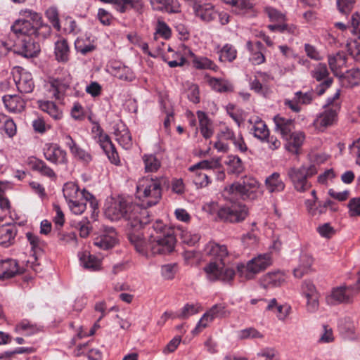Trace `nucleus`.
Returning <instances> with one entry per match:
<instances>
[{"label":"nucleus","instance_id":"34","mask_svg":"<svg viewBox=\"0 0 360 360\" xmlns=\"http://www.w3.org/2000/svg\"><path fill=\"white\" fill-rule=\"evenodd\" d=\"M81 264L91 271L98 270L101 267V260L96 256L91 255L88 252H83L79 254Z\"/></svg>","mask_w":360,"mask_h":360},{"label":"nucleus","instance_id":"43","mask_svg":"<svg viewBox=\"0 0 360 360\" xmlns=\"http://www.w3.org/2000/svg\"><path fill=\"white\" fill-rule=\"evenodd\" d=\"M236 49L230 44H226L219 51V60L221 62H232L236 59Z\"/></svg>","mask_w":360,"mask_h":360},{"label":"nucleus","instance_id":"37","mask_svg":"<svg viewBox=\"0 0 360 360\" xmlns=\"http://www.w3.org/2000/svg\"><path fill=\"white\" fill-rule=\"evenodd\" d=\"M347 57L342 53H338L334 56L328 57V64L331 71L338 77L341 74L340 70L346 66Z\"/></svg>","mask_w":360,"mask_h":360},{"label":"nucleus","instance_id":"9","mask_svg":"<svg viewBox=\"0 0 360 360\" xmlns=\"http://www.w3.org/2000/svg\"><path fill=\"white\" fill-rule=\"evenodd\" d=\"M271 264V255L269 253L262 254L252 258L246 265H238V271L240 276H244L245 279L250 280L254 278L257 274L265 270Z\"/></svg>","mask_w":360,"mask_h":360},{"label":"nucleus","instance_id":"44","mask_svg":"<svg viewBox=\"0 0 360 360\" xmlns=\"http://www.w3.org/2000/svg\"><path fill=\"white\" fill-rule=\"evenodd\" d=\"M143 160L147 172H156L160 167V160L153 155H145Z\"/></svg>","mask_w":360,"mask_h":360},{"label":"nucleus","instance_id":"49","mask_svg":"<svg viewBox=\"0 0 360 360\" xmlns=\"http://www.w3.org/2000/svg\"><path fill=\"white\" fill-rule=\"evenodd\" d=\"M46 16L51 22L54 28L58 31L60 29V20L58 17V11L56 7H50L46 11Z\"/></svg>","mask_w":360,"mask_h":360},{"label":"nucleus","instance_id":"53","mask_svg":"<svg viewBox=\"0 0 360 360\" xmlns=\"http://www.w3.org/2000/svg\"><path fill=\"white\" fill-rule=\"evenodd\" d=\"M220 165L218 160H202L189 168L191 172L198 171L199 169H211L215 167H218Z\"/></svg>","mask_w":360,"mask_h":360},{"label":"nucleus","instance_id":"8","mask_svg":"<svg viewBox=\"0 0 360 360\" xmlns=\"http://www.w3.org/2000/svg\"><path fill=\"white\" fill-rule=\"evenodd\" d=\"M340 90L338 89L333 97L328 98L325 105L326 110L314 121V127L319 130L332 125L336 120L340 105L336 101L340 98Z\"/></svg>","mask_w":360,"mask_h":360},{"label":"nucleus","instance_id":"59","mask_svg":"<svg viewBox=\"0 0 360 360\" xmlns=\"http://www.w3.org/2000/svg\"><path fill=\"white\" fill-rule=\"evenodd\" d=\"M155 33L162 36L164 39H168L171 36V30L162 20H158L155 28Z\"/></svg>","mask_w":360,"mask_h":360},{"label":"nucleus","instance_id":"29","mask_svg":"<svg viewBox=\"0 0 360 360\" xmlns=\"http://www.w3.org/2000/svg\"><path fill=\"white\" fill-rule=\"evenodd\" d=\"M205 78L207 79V82L214 91L220 93H228L233 91V84L228 80L211 77L208 75H206Z\"/></svg>","mask_w":360,"mask_h":360},{"label":"nucleus","instance_id":"12","mask_svg":"<svg viewBox=\"0 0 360 360\" xmlns=\"http://www.w3.org/2000/svg\"><path fill=\"white\" fill-rule=\"evenodd\" d=\"M13 75L17 89L20 92L27 94L32 91L34 85L30 72L22 68H16L13 70Z\"/></svg>","mask_w":360,"mask_h":360},{"label":"nucleus","instance_id":"24","mask_svg":"<svg viewBox=\"0 0 360 360\" xmlns=\"http://www.w3.org/2000/svg\"><path fill=\"white\" fill-rule=\"evenodd\" d=\"M114 134L118 143L124 149L128 150L132 146L131 134L127 127L122 124H117L115 127Z\"/></svg>","mask_w":360,"mask_h":360},{"label":"nucleus","instance_id":"56","mask_svg":"<svg viewBox=\"0 0 360 360\" xmlns=\"http://www.w3.org/2000/svg\"><path fill=\"white\" fill-rule=\"evenodd\" d=\"M193 181L198 188L205 187L210 183L209 175L198 171H196Z\"/></svg>","mask_w":360,"mask_h":360},{"label":"nucleus","instance_id":"14","mask_svg":"<svg viewBox=\"0 0 360 360\" xmlns=\"http://www.w3.org/2000/svg\"><path fill=\"white\" fill-rule=\"evenodd\" d=\"M225 308L226 307L224 304H217L212 306L211 309L207 311L200 319L193 333H198L203 328H206L208 323L212 321L214 319L225 316L226 315V311Z\"/></svg>","mask_w":360,"mask_h":360},{"label":"nucleus","instance_id":"58","mask_svg":"<svg viewBox=\"0 0 360 360\" xmlns=\"http://www.w3.org/2000/svg\"><path fill=\"white\" fill-rule=\"evenodd\" d=\"M334 339L332 328L327 325H323L322 327V332L319 338V342L321 343H330L333 342Z\"/></svg>","mask_w":360,"mask_h":360},{"label":"nucleus","instance_id":"63","mask_svg":"<svg viewBox=\"0 0 360 360\" xmlns=\"http://www.w3.org/2000/svg\"><path fill=\"white\" fill-rule=\"evenodd\" d=\"M258 355L265 358L264 360H280L278 352L274 348H265Z\"/></svg>","mask_w":360,"mask_h":360},{"label":"nucleus","instance_id":"5","mask_svg":"<svg viewBox=\"0 0 360 360\" xmlns=\"http://www.w3.org/2000/svg\"><path fill=\"white\" fill-rule=\"evenodd\" d=\"M167 180L161 176L160 178L144 177L138 182L136 189L139 198L147 199L148 206L156 205L162 196V186L166 184Z\"/></svg>","mask_w":360,"mask_h":360},{"label":"nucleus","instance_id":"61","mask_svg":"<svg viewBox=\"0 0 360 360\" xmlns=\"http://www.w3.org/2000/svg\"><path fill=\"white\" fill-rule=\"evenodd\" d=\"M317 231L323 238H330L335 233L333 227L329 223H325L317 228Z\"/></svg>","mask_w":360,"mask_h":360},{"label":"nucleus","instance_id":"54","mask_svg":"<svg viewBox=\"0 0 360 360\" xmlns=\"http://www.w3.org/2000/svg\"><path fill=\"white\" fill-rule=\"evenodd\" d=\"M347 207L349 209L348 214L349 217H360V197L350 199Z\"/></svg>","mask_w":360,"mask_h":360},{"label":"nucleus","instance_id":"26","mask_svg":"<svg viewBox=\"0 0 360 360\" xmlns=\"http://www.w3.org/2000/svg\"><path fill=\"white\" fill-rule=\"evenodd\" d=\"M274 120L276 130L281 134L283 139L288 140L290 134L295 128L294 121L291 119L285 118L278 115L276 116Z\"/></svg>","mask_w":360,"mask_h":360},{"label":"nucleus","instance_id":"20","mask_svg":"<svg viewBox=\"0 0 360 360\" xmlns=\"http://www.w3.org/2000/svg\"><path fill=\"white\" fill-rule=\"evenodd\" d=\"M285 282V276L280 271L269 272L260 278V285L264 289L280 287Z\"/></svg>","mask_w":360,"mask_h":360},{"label":"nucleus","instance_id":"3","mask_svg":"<svg viewBox=\"0 0 360 360\" xmlns=\"http://www.w3.org/2000/svg\"><path fill=\"white\" fill-rule=\"evenodd\" d=\"M105 214L111 220L124 219L128 221L127 226L133 230L131 232L138 231L149 222L147 210L121 197L112 198L108 202Z\"/></svg>","mask_w":360,"mask_h":360},{"label":"nucleus","instance_id":"4","mask_svg":"<svg viewBox=\"0 0 360 360\" xmlns=\"http://www.w3.org/2000/svg\"><path fill=\"white\" fill-rule=\"evenodd\" d=\"M203 251L205 255L210 256L214 260L203 268L209 281L229 282L233 280L235 271L226 266V259L229 257L226 245L210 241L206 244Z\"/></svg>","mask_w":360,"mask_h":360},{"label":"nucleus","instance_id":"30","mask_svg":"<svg viewBox=\"0 0 360 360\" xmlns=\"http://www.w3.org/2000/svg\"><path fill=\"white\" fill-rule=\"evenodd\" d=\"M3 102L6 109L11 112H20L24 110L25 102L17 95H6Z\"/></svg>","mask_w":360,"mask_h":360},{"label":"nucleus","instance_id":"15","mask_svg":"<svg viewBox=\"0 0 360 360\" xmlns=\"http://www.w3.org/2000/svg\"><path fill=\"white\" fill-rule=\"evenodd\" d=\"M328 75L329 72L327 66L324 63L318 64L311 71V76L316 81L321 82L325 79L316 88V93L319 96L324 94L326 90L328 89L333 83V79L328 77Z\"/></svg>","mask_w":360,"mask_h":360},{"label":"nucleus","instance_id":"57","mask_svg":"<svg viewBox=\"0 0 360 360\" xmlns=\"http://www.w3.org/2000/svg\"><path fill=\"white\" fill-rule=\"evenodd\" d=\"M265 12L272 22H283L285 20V15L272 7L266 8Z\"/></svg>","mask_w":360,"mask_h":360},{"label":"nucleus","instance_id":"16","mask_svg":"<svg viewBox=\"0 0 360 360\" xmlns=\"http://www.w3.org/2000/svg\"><path fill=\"white\" fill-rule=\"evenodd\" d=\"M63 195L68 203H75L77 200L84 198L86 200H94V196L88 191H80L79 187L73 183H67L64 185Z\"/></svg>","mask_w":360,"mask_h":360},{"label":"nucleus","instance_id":"10","mask_svg":"<svg viewBox=\"0 0 360 360\" xmlns=\"http://www.w3.org/2000/svg\"><path fill=\"white\" fill-rule=\"evenodd\" d=\"M248 215V208L246 205L239 202L222 207L217 212V217L220 220L230 223L241 222Z\"/></svg>","mask_w":360,"mask_h":360},{"label":"nucleus","instance_id":"36","mask_svg":"<svg viewBox=\"0 0 360 360\" xmlns=\"http://www.w3.org/2000/svg\"><path fill=\"white\" fill-rule=\"evenodd\" d=\"M70 84V76L68 78L65 79L63 81L56 79L51 82L50 92L52 93L53 96L56 99H60L62 95L68 89Z\"/></svg>","mask_w":360,"mask_h":360},{"label":"nucleus","instance_id":"40","mask_svg":"<svg viewBox=\"0 0 360 360\" xmlns=\"http://www.w3.org/2000/svg\"><path fill=\"white\" fill-rule=\"evenodd\" d=\"M229 5L237 14H244L252 8V4L249 0H221Z\"/></svg>","mask_w":360,"mask_h":360},{"label":"nucleus","instance_id":"19","mask_svg":"<svg viewBox=\"0 0 360 360\" xmlns=\"http://www.w3.org/2000/svg\"><path fill=\"white\" fill-rule=\"evenodd\" d=\"M193 10L195 17L206 22L215 19L217 15L214 6L211 4L195 2L193 5Z\"/></svg>","mask_w":360,"mask_h":360},{"label":"nucleus","instance_id":"51","mask_svg":"<svg viewBox=\"0 0 360 360\" xmlns=\"http://www.w3.org/2000/svg\"><path fill=\"white\" fill-rule=\"evenodd\" d=\"M180 237L184 243L190 246L195 245L200 239V236L198 233H192L188 231H182Z\"/></svg>","mask_w":360,"mask_h":360},{"label":"nucleus","instance_id":"48","mask_svg":"<svg viewBox=\"0 0 360 360\" xmlns=\"http://www.w3.org/2000/svg\"><path fill=\"white\" fill-rule=\"evenodd\" d=\"M94 200H86L84 198L77 200L75 203H68L69 207L71 211L75 214H80L86 210V202L89 201L91 205H94Z\"/></svg>","mask_w":360,"mask_h":360},{"label":"nucleus","instance_id":"38","mask_svg":"<svg viewBox=\"0 0 360 360\" xmlns=\"http://www.w3.org/2000/svg\"><path fill=\"white\" fill-rule=\"evenodd\" d=\"M4 279H7L13 277L18 273H20L18 264L16 260L8 259L0 262Z\"/></svg>","mask_w":360,"mask_h":360},{"label":"nucleus","instance_id":"47","mask_svg":"<svg viewBox=\"0 0 360 360\" xmlns=\"http://www.w3.org/2000/svg\"><path fill=\"white\" fill-rule=\"evenodd\" d=\"M15 328L17 331L24 333L25 335H32L40 330L39 327L36 324H32L27 321H22L16 326Z\"/></svg>","mask_w":360,"mask_h":360},{"label":"nucleus","instance_id":"39","mask_svg":"<svg viewBox=\"0 0 360 360\" xmlns=\"http://www.w3.org/2000/svg\"><path fill=\"white\" fill-rule=\"evenodd\" d=\"M39 107L42 111L46 112L55 120H60L63 117L62 110H60L53 102L39 101Z\"/></svg>","mask_w":360,"mask_h":360},{"label":"nucleus","instance_id":"64","mask_svg":"<svg viewBox=\"0 0 360 360\" xmlns=\"http://www.w3.org/2000/svg\"><path fill=\"white\" fill-rule=\"evenodd\" d=\"M350 23L352 32L360 39V13L356 12L352 15Z\"/></svg>","mask_w":360,"mask_h":360},{"label":"nucleus","instance_id":"42","mask_svg":"<svg viewBox=\"0 0 360 360\" xmlns=\"http://www.w3.org/2000/svg\"><path fill=\"white\" fill-rule=\"evenodd\" d=\"M225 163L228 166V172L229 173L239 174L244 169L240 158L236 155L228 156Z\"/></svg>","mask_w":360,"mask_h":360},{"label":"nucleus","instance_id":"1","mask_svg":"<svg viewBox=\"0 0 360 360\" xmlns=\"http://www.w3.org/2000/svg\"><path fill=\"white\" fill-rule=\"evenodd\" d=\"M24 19L16 20L11 26L12 32L22 37L15 44V52L25 58H32L40 51L39 41L48 38L51 33V27L44 23L39 13L26 9L21 11Z\"/></svg>","mask_w":360,"mask_h":360},{"label":"nucleus","instance_id":"2","mask_svg":"<svg viewBox=\"0 0 360 360\" xmlns=\"http://www.w3.org/2000/svg\"><path fill=\"white\" fill-rule=\"evenodd\" d=\"M147 237L148 241L137 231L129 233L130 243L138 252L143 255H147L149 251L153 255H166L174 250L175 236L160 220L156 221L148 229Z\"/></svg>","mask_w":360,"mask_h":360},{"label":"nucleus","instance_id":"41","mask_svg":"<svg viewBox=\"0 0 360 360\" xmlns=\"http://www.w3.org/2000/svg\"><path fill=\"white\" fill-rule=\"evenodd\" d=\"M31 166L33 170L39 172L41 175L54 179L56 175L53 170L49 167L43 160H36L31 162Z\"/></svg>","mask_w":360,"mask_h":360},{"label":"nucleus","instance_id":"27","mask_svg":"<svg viewBox=\"0 0 360 360\" xmlns=\"http://www.w3.org/2000/svg\"><path fill=\"white\" fill-rule=\"evenodd\" d=\"M197 116L202 136L205 139H210L214 134V127L212 120L208 117L205 112L200 110L197 112Z\"/></svg>","mask_w":360,"mask_h":360},{"label":"nucleus","instance_id":"35","mask_svg":"<svg viewBox=\"0 0 360 360\" xmlns=\"http://www.w3.org/2000/svg\"><path fill=\"white\" fill-rule=\"evenodd\" d=\"M265 185L269 193L281 192L285 188V184L278 172H274L268 176L265 180Z\"/></svg>","mask_w":360,"mask_h":360},{"label":"nucleus","instance_id":"22","mask_svg":"<svg viewBox=\"0 0 360 360\" xmlns=\"http://www.w3.org/2000/svg\"><path fill=\"white\" fill-rule=\"evenodd\" d=\"M339 81L342 87L353 88L360 85V70L353 68L341 73L338 76Z\"/></svg>","mask_w":360,"mask_h":360},{"label":"nucleus","instance_id":"62","mask_svg":"<svg viewBox=\"0 0 360 360\" xmlns=\"http://www.w3.org/2000/svg\"><path fill=\"white\" fill-rule=\"evenodd\" d=\"M238 338L240 339L261 338H262V335L257 330L250 328L240 330L238 333Z\"/></svg>","mask_w":360,"mask_h":360},{"label":"nucleus","instance_id":"60","mask_svg":"<svg viewBox=\"0 0 360 360\" xmlns=\"http://www.w3.org/2000/svg\"><path fill=\"white\" fill-rule=\"evenodd\" d=\"M356 0H337V5L340 12L342 13H349L355 4Z\"/></svg>","mask_w":360,"mask_h":360},{"label":"nucleus","instance_id":"52","mask_svg":"<svg viewBox=\"0 0 360 360\" xmlns=\"http://www.w3.org/2000/svg\"><path fill=\"white\" fill-rule=\"evenodd\" d=\"M301 292L305 298L319 295L314 284L311 281L307 280L304 281L302 283Z\"/></svg>","mask_w":360,"mask_h":360},{"label":"nucleus","instance_id":"31","mask_svg":"<svg viewBox=\"0 0 360 360\" xmlns=\"http://www.w3.org/2000/svg\"><path fill=\"white\" fill-rule=\"evenodd\" d=\"M314 259L311 255L307 252H302L300 257V264L293 271L294 276L302 278L310 269Z\"/></svg>","mask_w":360,"mask_h":360},{"label":"nucleus","instance_id":"46","mask_svg":"<svg viewBox=\"0 0 360 360\" xmlns=\"http://www.w3.org/2000/svg\"><path fill=\"white\" fill-rule=\"evenodd\" d=\"M114 75L119 79L127 82H131L135 78L133 71L127 66L116 68Z\"/></svg>","mask_w":360,"mask_h":360},{"label":"nucleus","instance_id":"50","mask_svg":"<svg viewBox=\"0 0 360 360\" xmlns=\"http://www.w3.org/2000/svg\"><path fill=\"white\" fill-rule=\"evenodd\" d=\"M268 28L271 32H278L281 33L288 32L291 34H294L296 30L295 27H294L293 25H289L288 24L284 23V22H276L275 24L273 25H269Z\"/></svg>","mask_w":360,"mask_h":360},{"label":"nucleus","instance_id":"11","mask_svg":"<svg viewBox=\"0 0 360 360\" xmlns=\"http://www.w3.org/2000/svg\"><path fill=\"white\" fill-rule=\"evenodd\" d=\"M354 295V287L339 286L332 289L330 292L326 297V301L329 305L350 303L352 302Z\"/></svg>","mask_w":360,"mask_h":360},{"label":"nucleus","instance_id":"25","mask_svg":"<svg viewBox=\"0 0 360 360\" xmlns=\"http://www.w3.org/2000/svg\"><path fill=\"white\" fill-rule=\"evenodd\" d=\"M96 129L99 132L98 142L101 148L108 155L109 159L112 162L116 163L115 156L117 153L115 152V148L112 145L109 136L106 134H102V129L98 124H96L93 129Z\"/></svg>","mask_w":360,"mask_h":360},{"label":"nucleus","instance_id":"18","mask_svg":"<svg viewBox=\"0 0 360 360\" xmlns=\"http://www.w3.org/2000/svg\"><path fill=\"white\" fill-rule=\"evenodd\" d=\"M45 158L54 164H65L67 162V153L56 143L46 144L44 148Z\"/></svg>","mask_w":360,"mask_h":360},{"label":"nucleus","instance_id":"6","mask_svg":"<svg viewBox=\"0 0 360 360\" xmlns=\"http://www.w3.org/2000/svg\"><path fill=\"white\" fill-rule=\"evenodd\" d=\"M317 173V169L314 165L309 166L302 165L300 167H292L288 169L287 175L292 182L294 188L300 193L308 191L311 186V183L308 179Z\"/></svg>","mask_w":360,"mask_h":360},{"label":"nucleus","instance_id":"45","mask_svg":"<svg viewBox=\"0 0 360 360\" xmlns=\"http://www.w3.org/2000/svg\"><path fill=\"white\" fill-rule=\"evenodd\" d=\"M193 63L197 69H209L214 71H217L218 69L213 61L205 57L195 58Z\"/></svg>","mask_w":360,"mask_h":360},{"label":"nucleus","instance_id":"55","mask_svg":"<svg viewBox=\"0 0 360 360\" xmlns=\"http://www.w3.org/2000/svg\"><path fill=\"white\" fill-rule=\"evenodd\" d=\"M75 46L78 52L85 55L95 49V46L90 43L85 44L84 38H77L75 42Z\"/></svg>","mask_w":360,"mask_h":360},{"label":"nucleus","instance_id":"28","mask_svg":"<svg viewBox=\"0 0 360 360\" xmlns=\"http://www.w3.org/2000/svg\"><path fill=\"white\" fill-rule=\"evenodd\" d=\"M247 48L251 53L250 60L253 65H260L265 61V57L262 52L264 46L262 42L256 41L252 44L250 41H248Z\"/></svg>","mask_w":360,"mask_h":360},{"label":"nucleus","instance_id":"17","mask_svg":"<svg viewBox=\"0 0 360 360\" xmlns=\"http://www.w3.org/2000/svg\"><path fill=\"white\" fill-rule=\"evenodd\" d=\"M104 3L114 4L120 13H124L129 8L133 9L138 15H141L144 10L143 0H100Z\"/></svg>","mask_w":360,"mask_h":360},{"label":"nucleus","instance_id":"32","mask_svg":"<svg viewBox=\"0 0 360 360\" xmlns=\"http://www.w3.org/2000/svg\"><path fill=\"white\" fill-rule=\"evenodd\" d=\"M54 54L58 62L66 63L68 61L70 47L66 39H60L55 42Z\"/></svg>","mask_w":360,"mask_h":360},{"label":"nucleus","instance_id":"7","mask_svg":"<svg viewBox=\"0 0 360 360\" xmlns=\"http://www.w3.org/2000/svg\"><path fill=\"white\" fill-rule=\"evenodd\" d=\"M259 186L255 178L245 176L226 187L225 191L229 194L239 196L243 200L253 199Z\"/></svg>","mask_w":360,"mask_h":360},{"label":"nucleus","instance_id":"33","mask_svg":"<svg viewBox=\"0 0 360 360\" xmlns=\"http://www.w3.org/2000/svg\"><path fill=\"white\" fill-rule=\"evenodd\" d=\"M305 136L302 131L291 133L285 145V148L292 153H298L299 149L302 145Z\"/></svg>","mask_w":360,"mask_h":360},{"label":"nucleus","instance_id":"21","mask_svg":"<svg viewBox=\"0 0 360 360\" xmlns=\"http://www.w3.org/2000/svg\"><path fill=\"white\" fill-rule=\"evenodd\" d=\"M249 122L251 124L250 130L254 136L262 141H264L269 134L265 122L257 116L251 117Z\"/></svg>","mask_w":360,"mask_h":360},{"label":"nucleus","instance_id":"23","mask_svg":"<svg viewBox=\"0 0 360 360\" xmlns=\"http://www.w3.org/2000/svg\"><path fill=\"white\" fill-rule=\"evenodd\" d=\"M17 232V227L14 223H6L0 226V245L5 247L12 245Z\"/></svg>","mask_w":360,"mask_h":360},{"label":"nucleus","instance_id":"13","mask_svg":"<svg viewBox=\"0 0 360 360\" xmlns=\"http://www.w3.org/2000/svg\"><path fill=\"white\" fill-rule=\"evenodd\" d=\"M117 243V233L113 227L103 226L99 236L94 240L95 246L101 250H108Z\"/></svg>","mask_w":360,"mask_h":360}]
</instances>
